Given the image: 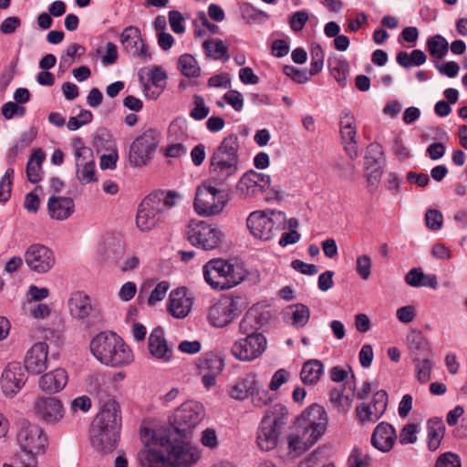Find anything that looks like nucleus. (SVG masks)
<instances>
[{
  "label": "nucleus",
  "instance_id": "4d7b16f0",
  "mask_svg": "<svg viewBox=\"0 0 467 467\" xmlns=\"http://www.w3.org/2000/svg\"><path fill=\"white\" fill-rule=\"evenodd\" d=\"M209 108L205 106L204 99L199 95L194 96V107L190 112V116L196 119L202 120L209 114Z\"/></svg>",
  "mask_w": 467,
  "mask_h": 467
},
{
  "label": "nucleus",
  "instance_id": "338daca9",
  "mask_svg": "<svg viewBox=\"0 0 467 467\" xmlns=\"http://www.w3.org/2000/svg\"><path fill=\"white\" fill-rule=\"evenodd\" d=\"M201 443L211 450L216 449L219 445L216 432L213 429H205L202 432Z\"/></svg>",
  "mask_w": 467,
  "mask_h": 467
},
{
  "label": "nucleus",
  "instance_id": "7ed1b4c3",
  "mask_svg": "<svg viewBox=\"0 0 467 467\" xmlns=\"http://www.w3.org/2000/svg\"><path fill=\"white\" fill-rule=\"evenodd\" d=\"M328 417L324 407L312 404L303 410L297 419V425L302 430V435L292 433L288 436L289 448L296 451L304 446H312L326 432Z\"/></svg>",
  "mask_w": 467,
  "mask_h": 467
},
{
  "label": "nucleus",
  "instance_id": "72a5a7b5",
  "mask_svg": "<svg viewBox=\"0 0 467 467\" xmlns=\"http://www.w3.org/2000/svg\"><path fill=\"white\" fill-rule=\"evenodd\" d=\"M405 282L412 287H430L436 289L438 287L437 276L435 275H426L421 268H412L405 275Z\"/></svg>",
  "mask_w": 467,
  "mask_h": 467
},
{
  "label": "nucleus",
  "instance_id": "6e6552de",
  "mask_svg": "<svg viewBox=\"0 0 467 467\" xmlns=\"http://www.w3.org/2000/svg\"><path fill=\"white\" fill-rule=\"evenodd\" d=\"M16 439L22 452L29 459L44 454L48 445L47 435L42 427L26 420L19 421Z\"/></svg>",
  "mask_w": 467,
  "mask_h": 467
},
{
  "label": "nucleus",
  "instance_id": "4be33fe9",
  "mask_svg": "<svg viewBox=\"0 0 467 467\" xmlns=\"http://www.w3.org/2000/svg\"><path fill=\"white\" fill-rule=\"evenodd\" d=\"M26 381L25 368L17 362L9 363L2 373L1 387L6 397H14Z\"/></svg>",
  "mask_w": 467,
  "mask_h": 467
},
{
  "label": "nucleus",
  "instance_id": "aec40b11",
  "mask_svg": "<svg viewBox=\"0 0 467 467\" xmlns=\"http://www.w3.org/2000/svg\"><path fill=\"white\" fill-rule=\"evenodd\" d=\"M119 42L123 51L135 57H140L143 61H149L151 58L148 47L142 39L140 30L135 26H129L119 36Z\"/></svg>",
  "mask_w": 467,
  "mask_h": 467
},
{
  "label": "nucleus",
  "instance_id": "4c0bfd02",
  "mask_svg": "<svg viewBox=\"0 0 467 467\" xmlns=\"http://www.w3.org/2000/svg\"><path fill=\"white\" fill-rule=\"evenodd\" d=\"M202 47L208 57L214 60L227 61L229 59L228 47L220 39H207L202 43Z\"/></svg>",
  "mask_w": 467,
  "mask_h": 467
},
{
  "label": "nucleus",
  "instance_id": "5fc2aeb1",
  "mask_svg": "<svg viewBox=\"0 0 467 467\" xmlns=\"http://www.w3.org/2000/svg\"><path fill=\"white\" fill-rule=\"evenodd\" d=\"M169 289L170 284L167 281L158 283L148 297V304L150 306H154L156 303L163 300Z\"/></svg>",
  "mask_w": 467,
  "mask_h": 467
},
{
  "label": "nucleus",
  "instance_id": "3c124183",
  "mask_svg": "<svg viewBox=\"0 0 467 467\" xmlns=\"http://www.w3.org/2000/svg\"><path fill=\"white\" fill-rule=\"evenodd\" d=\"M14 173V169L8 168L0 180V202H7L11 196Z\"/></svg>",
  "mask_w": 467,
  "mask_h": 467
},
{
  "label": "nucleus",
  "instance_id": "c756f323",
  "mask_svg": "<svg viewBox=\"0 0 467 467\" xmlns=\"http://www.w3.org/2000/svg\"><path fill=\"white\" fill-rule=\"evenodd\" d=\"M397 440L395 429L388 422H380L371 436V444L382 452L389 451Z\"/></svg>",
  "mask_w": 467,
  "mask_h": 467
},
{
  "label": "nucleus",
  "instance_id": "1a4fd4ad",
  "mask_svg": "<svg viewBox=\"0 0 467 467\" xmlns=\"http://www.w3.org/2000/svg\"><path fill=\"white\" fill-rule=\"evenodd\" d=\"M187 236L192 245L209 251L220 247L225 235L214 223L192 220L187 225Z\"/></svg>",
  "mask_w": 467,
  "mask_h": 467
},
{
  "label": "nucleus",
  "instance_id": "9b49d317",
  "mask_svg": "<svg viewBox=\"0 0 467 467\" xmlns=\"http://www.w3.org/2000/svg\"><path fill=\"white\" fill-rule=\"evenodd\" d=\"M160 143V135L155 130H147L137 137L130 146L129 162L131 167L141 168L153 159Z\"/></svg>",
  "mask_w": 467,
  "mask_h": 467
},
{
  "label": "nucleus",
  "instance_id": "4468645a",
  "mask_svg": "<svg viewBox=\"0 0 467 467\" xmlns=\"http://www.w3.org/2000/svg\"><path fill=\"white\" fill-rule=\"evenodd\" d=\"M270 186V175L250 170L238 180L235 193L241 200H252L263 194Z\"/></svg>",
  "mask_w": 467,
  "mask_h": 467
},
{
  "label": "nucleus",
  "instance_id": "a211bd4d",
  "mask_svg": "<svg viewBox=\"0 0 467 467\" xmlns=\"http://www.w3.org/2000/svg\"><path fill=\"white\" fill-rule=\"evenodd\" d=\"M36 416L47 424L58 423L65 415L61 400L56 397L38 396L33 403Z\"/></svg>",
  "mask_w": 467,
  "mask_h": 467
},
{
  "label": "nucleus",
  "instance_id": "c9c22d12",
  "mask_svg": "<svg viewBox=\"0 0 467 467\" xmlns=\"http://www.w3.org/2000/svg\"><path fill=\"white\" fill-rule=\"evenodd\" d=\"M323 372V363L317 359H310L304 363L300 372V378L305 384L315 385L320 379Z\"/></svg>",
  "mask_w": 467,
  "mask_h": 467
},
{
  "label": "nucleus",
  "instance_id": "bb28decb",
  "mask_svg": "<svg viewBox=\"0 0 467 467\" xmlns=\"http://www.w3.org/2000/svg\"><path fill=\"white\" fill-rule=\"evenodd\" d=\"M192 300L187 295L185 287H179L172 290L170 294L167 309L175 318H184L191 312Z\"/></svg>",
  "mask_w": 467,
  "mask_h": 467
},
{
  "label": "nucleus",
  "instance_id": "f8f14e48",
  "mask_svg": "<svg viewBox=\"0 0 467 467\" xmlns=\"http://www.w3.org/2000/svg\"><path fill=\"white\" fill-rule=\"evenodd\" d=\"M163 203L158 194H149L140 202L137 215L136 226L142 232H150L157 228L164 220Z\"/></svg>",
  "mask_w": 467,
  "mask_h": 467
},
{
  "label": "nucleus",
  "instance_id": "13d9d810",
  "mask_svg": "<svg viewBox=\"0 0 467 467\" xmlns=\"http://www.w3.org/2000/svg\"><path fill=\"white\" fill-rule=\"evenodd\" d=\"M435 467H462V462L458 454L448 451L439 456Z\"/></svg>",
  "mask_w": 467,
  "mask_h": 467
},
{
  "label": "nucleus",
  "instance_id": "58836bf2",
  "mask_svg": "<svg viewBox=\"0 0 467 467\" xmlns=\"http://www.w3.org/2000/svg\"><path fill=\"white\" fill-rule=\"evenodd\" d=\"M328 67L335 80L340 85L345 86L348 71V64L346 60L330 56L327 59Z\"/></svg>",
  "mask_w": 467,
  "mask_h": 467
},
{
  "label": "nucleus",
  "instance_id": "dca6fc26",
  "mask_svg": "<svg viewBox=\"0 0 467 467\" xmlns=\"http://www.w3.org/2000/svg\"><path fill=\"white\" fill-rule=\"evenodd\" d=\"M76 175L82 184H88L96 181L95 158L89 147L82 144L81 139L74 140Z\"/></svg>",
  "mask_w": 467,
  "mask_h": 467
},
{
  "label": "nucleus",
  "instance_id": "a878e982",
  "mask_svg": "<svg viewBox=\"0 0 467 467\" xmlns=\"http://www.w3.org/2000/svg\"><path fill=\"white\" fill-rule=\"evenodd\" d=\"M123 254V241L112 235L105 236L97 247V255L106 263L118 264Z\"/></svg>",
  "mask_w": 467,
  "mask_h": 467
},
{
  "label": "nucleus",
  "instance_id": "ddd939ff",
  "mask_svg": "<svg viewBox=\"0 0 467 467\" xmlns=\"http://www.w3.org/2000/svg\"><path fill=\"white\" fill-rule=\"evenodd\" d=\"M273 213L265 211H254L246 219V226L250 234L256 239L262 241L271 240L279 230V223L275 222ZM284 220V215L280 213V225ZM281 229V226H280Z\"/></svg>",
  "mask_w": 467,
  "mask_h": 467
},
{
  "label": "nucleus",
  "instance_id": "0eeeda50",
  "mask_svg": "<svg viewBox=\"0 0 467 467\" xmlns=\"http://www.w3.org/2000/svg\"><path fill=\"white\" fill-rule=\"evenodd\" d=\"M286 415L287 409L282 404L274 405L265 415L257 433V444L262 451H268L276 447Z\"/></svg>",
  "mask_w": 467,
  "mask_h": 467
},
{
  "label": "nucleus",
  "instance_id": "a19ab883",
  "mask_svg": "<svg viewBox=\"0 0 467 467\" xmlns=\"http://www.w3.org/2000/svg\"><path fill=\"white\" fill-rule=\"evenodd\" d=\"M340 134L344 143L356 141L357 128L354 116L350 111H343L340 115Z\"/></svg>",
  "mask_w": 467,
  "mask_h": 467
},
{
  "label": "nucleus",
  "instance_id": "6e6d98bb",
  "mask_svg": "<svg viewBox=\"0 0 467 467\" xmlns=\"http://www.w3.org/2000/svg\"><path fill=\"white\" fill-rule=\"evenodd\" d=\"M371 265L372 262L369 255L362 254L358 256L356 262V271L363 280H367L370 276Z\"/></svg>",
  "mask_w": 467,
  "mask_h": 467
},
{
  "label": "nucleus",
  "instance_id": "69168bd1",
  "mask_svg": "<svg viewBox=\"0 0 467 467\" xmlns=\"http://www.w3.org/2000/svg\"><path fill=\"white\" fill-rule=\"evenodd\" d=\"M392 150L394 154L401 161L410 157V150L406 147L400 135H397L393 140Z\"/></svg>",
  "mask_w": 467,
  "mask_h": 467
},
{
  "label": "nucleus",
  "instance_id": "c85d7f7f",
  "mask_svg": "<svg viewBox=\"0 0 467 467\" xmlns=\"http://www.w3.org/2000/svg\"><path fill=\"white\" fill-rule=\"evenodd\" d=\"M68 376L64 368H58L43 374L38 379V388L46 393L55 394L65 389Z\"/></svg>",
  "mask_w": 467,
  "mask_h": 467
},
{
  "label": "nucleus",
  "instance_id": "ea45409f",
  "mask_svg": "<svg viewBox=\"0 0 467 467\" xmlns=\"http://www.w3.org/2000/svg\"><path fill=\"white\" fill-rule=\"evenodd\" d=\"M426 47L430 56L436 59L444 57L449 50V43L441 35H434L429 37Z\"/></svg>",
  "mask_w": 467,
  "mask_h": 467
},
{
  "label": "nucleus",
  "instance_id": "de8ad7c7",
  "mask_svg": "<svg viewBox=\"0 0 467 467\" xmlns=\"http://www.w3.org/2000/svg\"><path fill=\"white\" fill-rule=\"evenodd\" d=\"M310 54L311 63L309 75L315 76L318 74L323 68L325 53L319 44L314 43L311 45Z\"/></svg>",
  "mask_w": 467,
  "mask_h": 467
},
{
  "label": "nucleus",
  "instance_id": "2eb2a0df",
  "mask_svg": "<svg viewBox=\"0 0 467 467\" xmlns=\"http://www.w3.org/2000/svg\"><path fill=\"white\" fill-rule=\"evenodd\" d=\"M195 365L203 386L210 389L216 384V378L223 372L225 362L220 351L213 350L202 354Z\"/></svg>",
  "mask_w": 467,
  "mask_h": 467
},
{
  "label": "nucleus",
  "instance_id": "20e7f679",
  "mask_svg": "<svg viewBox=\"0 0 467 467\" xmlns=\"http://www.w3.org/2000/svg\"><path fill=\"white\" fill-rule=\"evenodd\" d=\"M239 140L237 135L226 136L215 149L210 163L209 175L215 184H224L238 171Z\"/></svg>",
  "mask_w": 467,
  "mask_h": 467
},
{
  "label": "nucleus",
  "instance_id": "7c9ffc66",
  "mask_svg": "<svg viewBox=\"0 0 467 467\" xmlns=\"http://www.w3.org/2000/svg\"><path fill=\"white\" fill-rule=\"evenodd\" d=\"M74 201L69 197L52 195L48 199L47 211L52 219L66 220L74 213Z\"/></svg>",
  "mask_w": 467,
  "mask_h": 467
},
{
  "label": "nucleus",
  "instance_id": "5701e85b",
  "mask_svg": "<svg viewBox=\"0 0 467 467\" xmlns=\"http://www.w3.org/2000/svg\"><path fill=\"white\" fill-rule=\"evenodd\" d=\"M387 406V392L379 390L373 395L370 404L357 407V417L363 424L376 422L385 413Z\"/></svg>",
  "mask_w": 467,
  "mask_h": 467
},
{
  "label": "nucleus",
  "instance_id": "473e14b6",
  "mask_svg": "<svg viewBox=\"0 0 467 467\" xmlns=\"http://www.w3.org/2000/svg\"><path fill=\"white\" fill-rule=\"evenodd\" d=\"M407 345L412 359L432 355L429 342L420 331L413 330L407 335Z\"/></svg>",
  "mask_w": 467,
  "mask_h": 467
},
{
  "label": "nucleus",
  "instance_id": "49530a36",
  "mask_svg": "<svg viewBox=\"0 0 467 467\" xmlns=\"http://www.w3.org/2000/svg\"><path fill=\"white\" fill-rule=\"evenodd\" d=\"M292 325L296 327H304L310 317L309 308L304 304H295L290 307Z\"/></svg>",
  "mask_w": 467,
  "mask_h": 467
},
{
  "label": "nucleus",
  "instance_id": "9d476101",
  "mask_svg": "<svg viewBox=\"0 0 467 467\" xmlns=\"http://www.w3.org/2000/svg\"><path fill=\"white\" fill-rule=\"evenodd\" d=\"M67 305L71 318L84 325L87 328L102 324L100 313L93 307L90 296L85 292H72Z\"/></svg>",
  "mask_w": 467,
  "mask_h": 467
},
{
  "label": "nucleus",
  "instance_id": "412c9836",
  "mask_svg": "<svg viewBox=\"0 0 467 467\" xmlns=\"http://www.w3.org/2000/svg\"><path fill=\"white\" fill-rule=\"evenodd\" d=\"M237 300L232 297L221 298L210 307V324L215 327H226L237 317Z\"/></svg>",
  "mask_w": 467,
  "mask_h": 467
},
{
  "label": "nucleus",
  "instance_id": "c03bdc74",
  "mask_svg": "<svg viewBox=\"0 0 467 467\" xmlns=\"http://www.w3.org/2000/svg\"><path fill=\"white\" fill-rule=\"evenodd\" d=\"M353 395H345L341 389H333L329 394L332 406L338 413H347L352 407Z\"/></svg>",
  "mask_w": 467,
  "mask_h": 467
},
{
  "label": "nucleus",
  "instance_id": "6ab92c4d",
  "mask_svg": "<svg viewBox=\"0 0 467 467\" xmlns=\"http://www.w3.org/2000/svg\"><path fill=\"white\" fill-rule=\"evenodd\" d=\"M25 261L32 271L45 274L54 266L56 259L54 253L47 246L34 244L26 251Z\"/></svg>",
  "mask_w": 467,
  "mask_h": 467
},
{
  "label": "nucleus",
  "instance_id": "79ce46f5",
  "mask_svg": "<svg viewBox=\"0 0 467 467\" xmlns=\"http://www.w3.org/2000/svg\"><path fill=\"white\" fill-rule=\"evenodd\" d=\"M44 160V155L41 150H36L33 153L26 165V175L28 180L36 183L42 180V168L41 164Z\"/></svg>",
  "mask_w": 467,
  "mask_h": 467
},
{
  "label": "nucleus",
  "instance_id": "37998d69",
  "mask_svg": "<svg viewBox=\"0 0 467 467\" xmlns=\"http://www.w3.org/2000/svg\"><path fill=\"white\" fill-rule=\"evenodd\" d=\"M431 356H425L422 358H416L412 359L414 364L415 377L420 383H427L431 379L432 369V362L431 361Z\"/></svg>",
  "mask_w": 467,
  "mask_h": 467
},
{
  "label": "nucleus",
  "instance_id": "e433bc0d",
  "mask_svg": "<svg viewBox=\"0 0 467 467\" xmlns=\"http://www.w3.org/2000/svg\"><path fill=\"white\" fill-rule=\"evenodd\" d=\"M445 427L441 419H431L427 424L428 433V448L431 451H435L441 445V441L444 436Z\"/></svg>",
  "mask_w": 467,
  "mask_h": 467
},
{
  "label": "nucleus",
  "instance_id": "680f3d73",
  "mask_svg": "<svg viewBox=\"0 0 467 467\" xmlns=\"http://www.w3.org/2000/svg\"><path fill=\"white\" fill-rule=\"evenodd\" d=\"M223 99L234 110H242L244 107V98L239 91L231 89L223 95Z\"/></svg>",
  "mask_w": 467,
  "mask_h": 467
},
{
  "label": "nucleus",
  "instance_id": "0e129e2a",
  "mask_svg": "<svg viewBox=\"0 0 467 467\" xmlns=\"http://www.w3.org/2000/svg\"><path fill=\"white\" fill-rule=\"evenodd\" d=\"M290 373L284 368L276 370L272 376L269 383V389L273 391L279 389L283 384L287 382Z\"/></svg>",
  "mask_w": 467,
  "mask_h": 467
},
{
  "label": "nucleus",
  "instance_id": "f3484780",
  "mask_svg": "<svg viewBox=\"0 0 467 467\" xmlns=\"http://www.w3.org/2000/svg\"><path fill=\"white\" fill-rule=\"evenodd\" d=\"M266 348V339L263 335H250L235 340L231 347V354L240 361H252L260 357Z\"/></svg>",
  "mask_w": 467,
  "mask_h": 467
},
{
  "label": "nucleus",
  "instance_id": "cd10ccee",
  "mask_svg": "<svg viewBox=\"0 0 467 467\" xmlns=\"http://www.w3.org/2000/svg\"><path fill=\"white\" fill-rule=\"evenodd\" d=\"M258 385V377L254 372H249L238 378L229 386V396L235 400H244L251 397Z\"/></svg>",
  "mask_w": 467,
  "mask_h": 467
},
{
  "label": "nucleus",
  "instance_id": "f257e3e1",
  "mask_svg": "<svg viewBox=\"0 0 467 467\" xmlns=\"http://www.w3.org/2000/svg\"><path fill=\"white\" fill-rule=\"evenodd\" d=\"M204 416L197 401H187L170 417V428H142L144 446L138 452L140 467H192L202 459L201 449L191 441V434Z\"/></svg>",
  "mask_w": 467,
  "mask_h": 467
},
{
  "label": "nucleus",
  "instance_id": "b1692460",
  "mask_svg": "<svg viewBox=\"0 0 467 467\" xmlns=\"http://www.w3.org/2000/svg\"><path fill=\"white\" fill-rule=\"evenodd\" d=\"M47 344L37 342L26 352L24 368L33 375L41 374L47 368Z\"/></svg>",
  "mask_w": 467,
  "mask_h": 467
},
{
  "label": "nucleus",
  "instance_id": "052dcab7",
  "mask_svg": "<svg viewBox=\"0 0 467 467\" xmlns=\"http://www.w3.org/2000/svg\"><path fill=\"white\" fill-rule=\"evenodd\" d=\"M309 18L308 13L306 10H299L295 12L290 17V27L295 32L301 31Z\"/></svg>",
  "mask_w": 467,
  "mask_h": 467
},
{
  "label": "nucleus",
  "instance_id": "864d4df0",
  "mask_svg": "<svg viewBox=\"0 0 467 467\" xmlns=\"http://www.w3.org/2000/svg\"><path fill=\"white\" fill-rule=\"evenodd\" d=\"M275 397L268 390L260 389L259 384L251 395V400L254 407L263 408L274 401Z\"/></svg>",
  "mask_w": 467,
  "mask_h": 467
},
{
  "label": "nucleus",
  "instance_id": "8fccbe9b",
  "mask_svg": "<svg viewBox=\"0 0 467 467\" xmlns=\"http://www.w3.org/2000/svg\"><path fill=\"white\" fill-rule=\"evenodd\" d=\"M258 327L256 316L253 313H247L239 324V332L245 335V337H249L250 335H262L256 332Z\"/></svg>",
  "mask_w": 467,
  "mask_h": 467
},
{
  "label": "nucleus",
  "instance_id": "774afa93",
  "mask_svg": "<svg viewBox=\"0 0 467 467\" xmlns=\"http://www.w3.org/2000/svg\"><path fill=\"white\" fill-rule=\"evenodd\" d=\"M349 376L354 378V374L349 366H347L346 368L336 366L330 370L331 379L335 382H344Z\"/></svg>",
  "mask_w": 467,
  "mask_h": 467
},
{
  "label": "nucleus",
  "instance_id": "2f4dec72",
  "mask_svg": "<svg viewBox=\"0 0 467 467\" xmlns=\"http://www.w3.org/2000/svg\"><path fill=\"white\" fill-rule=\"evenodd\" d=\"M149 351L152 357L161 359L164 362L171 360L172 350L169 348L161 328H155L150 334Z\"/></svg>",
  "mask_w": 467,
  "mask_h": 467
},
{
  "label": "nucleus",
  "instance_id": "f03ea898",
  "mask_svg": "<svg viewBox=\"0 0 467 467\" xmlns=\"http://www.w3.org/2000/svg\"><path fill=\"white\" fill-rule=\"evenodd\" d=\"M121 429L119 406L114 400H108L94 418L89 431L92 447L102 452H112L116 448Z\"/></svg>",
  "mask_w": 467,
  "mask_h": 467
},
{
  "label": "nucleus",
  "instance_id": "f704fd0d",
  "mask_svg": "<svg viewBox=\"0 0 467 467\" xmlns=\"http://www.w3.org/2000/svg\"><path fill=\"white\" fill-rule=\"evenodd\" d=\"M110 356L108 360L107 366L119 367L130 364L133 361V354L131 349L120 338L119 343H117V348L110 350Z\"/></svg>",
  "mask_w": 467,
  "mask_h": 467
},
{
  "label": "nucleus",
  "instance_id": "393cba45",
  "mask_svg": "<svg viewBox=\"0 0 467 467\" xmlns=\"http://www.w3.org/2000/svg\"><path fill=\"white\" fill-rule=\"evenodd\" d=\"M120 337L115 333L102 332L98 334L90 342V351L102 364L107 365L110 350L117 348Z\"/></svg>",
  "mask_w": 467,
  "mask_h": 467
},
{
  "label": "nucleus",
  "instance_id": "09e8293b",
  "mask_svg": "<svg viewBox=\"0 0 467 467\" xmlns=\"http://www.w3.org/2000/svg\"><path fill=\"white\" fill-rule=\"evenodd\" d=\"M371 463L372 458L358 448L353 449L348 460V467H371Z\"/></svg>",
  "mask_w": 467,
  "mask_h": 467
},
{
  "label": "nucleus",
  "instance_id": "603ef678",
  "mask_svg": "<svg viewBox=\"0 0 467 467\" xmlns=\"http://www.w3.org/2000/svg\"><path fill=\"white\" fill-rule=\"evenodd\" d=\"M419 426L415 423L406 424L400 431L399 435L400 443L402 445L413 444L417 441V434Z\"/></svg>",
  "mask_w": 467,
  "mask_h": 467
},
{
  "label": "nucleus",
  "instance_id": "a18cd8bd",
  "mask_svg": "<svg viewBox=\"0 0 467 467\" xmlns=\"http://www.w3.org/2000/svg\"><path fill=\"white\" fill-rule=\"evenodd\" d=\"M178 66L182 75L187 78H197L201 68L196 59L190 54L182 55L178 60Z\"/></svg>",
  "mask_w": 467,
  "mask_h": 467
},
{
  "label": "nucleus",
  "instance_id": "39448f33",
  "mask_svg": "<svg viewBox=\"0 0 467 467\" xmlns=\"http://www.w3.org/2000/svg\"><path fill=\"white\" fill-rule=\"evenodd\" d=\"M202 272L205 282L213 289L220 291L238 285L246 277V271L242 265L222 258L208 261Z\"/></svg>",
  "mask_w": 467,
  "mask_h": 467
},
{
  "label": "nucleus",
  "instance_id": "e2e57ef3",
  "mask_svg": "<svg viewBox=\"0 0 467 467\" xmlns=\"http://www.w3.org/2000/svg\"><path fill=\"white\" fill-rule=\"evenodd\" d=\"M284 72L297 83H305L310 78L309 71L300 70L293 66H285Z\"/></svg>",
  "mask_w": 467,
  "mask_h": 467
},
{
  "label": "nucleus",
  "instance_id": "bf43d9fd",
  "mask_svg": "<svg viewBox=\"0 0 467 467\" xmlns=\"http://www.w3.org/2000/svg\"><path fill=\"white\" fill-rule=\"evenodd\" d=\"M425 221L429 229L437 231L440 230L442 226L443 216L440 211L436 209H431L428 210L425 214Z\"/></svg>",
  "mask_w": 467,
  "mask_h": 467
},
{
  "label": "nucleus",
  "instance_id": "423d86ee",
  "mask_svg": "<svg viewBox=\"0 0 467 467\" xmlns=\"http://www.w3.org/2000/svg\"><path fill=\"white\" fill-rule=\"evenodd\" d=\"M220 185L212 182L209 175L208 181L197 187L193 201V208L197 214L212 217L223 213L229 202V196L224 190L217 188Z\"/></svg>",
  "mask_w": 467,
  "mask_h": 467
}]
</instances>
